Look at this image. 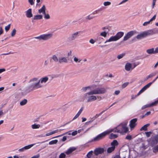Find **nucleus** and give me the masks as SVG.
<instances>
[{"label": "nucleus", "instance_id": "nucleus-1", "mask_svg": "<svg viewBox=\"0 0 158 158\" xmlns=\"http://www.w3.org/2000/svg\"><path fill=\"white\" fill-rule=\"evenodd\" d=\"M41 88L42 86L39 83V78L34 77L29 81L28 85L23 90L24 92L27 94Z\"/></svg>", "mask_w": 158, "mask_h": 158}, {"label": "nucleus", "instance_id": "nucleus-2", "mask_svg": "<svg viewBox=\"0 0 158 158\" xmlns=\"http://www.w3.org/2000/svg\"><path fill=\"white\" fill-rule=\"evenodd\" d=\"M127 121H125L120 123L114 129H109L112 130V132H117L121 135H124L128 132L129 131V129L127 126Z\"/></svg>", "mask_w": 158, "mask_h": 158}, {"label": "nucleus", "instance_id": "nucleus-3", "mask_svg": "<svg viewBox=\"0 0 158 158\" xmlns=\"http://www.w3.org/2000/svg\"><path fill=\"white\" fill-rule=\"evenodd\" d=\"M107 92L106 88L103 87H98L89 92L85 93L83 95H93L104 94Z\"/></svg>", "mask_w": 158, "mask_h": 158}, {"label": "nucleus", "instance_id": "nucleus-4", "mask_svg": "<svg viewBox=\"0 0 158 158\" xmlns=\"http://www.w3.org/2000/svg\"><path fill=\"white\" fill-rule=\"evenodd\" d=\"M112 130L108 129L99 134L94 138L90 141L91 142L99 141L103 139L106 135L109 134L111 132Z\"/></svg>", "mask_w": 158, "mask_h": 158}, {"label": "nucleus", "instance_id": "nucleus-5", "mask_svg": "<svg viewBox=\"0 0 158 158\" xmlns=\"http://www.w3.org/2000/svg\"><path fill=\"white\" fill-rule=\"evenodd\" d=\"M82 99L84 101L86 100L88 102H90L94 101H95L97 99L99 100L102 99V97L100 96H96L93 95H83L82 96Z\"/></svg>", "mask_w": 158, "mask_h": 158}, {"label": "nucleus", "instance_id": "nucleus-6", "mask_svg": "<svg viewBox=\"0 0 158 158\" xmlns=\"http://www.w3.org/2000/svg\"><path fill=\"white\" fill-rule=\"evenodd\" d=\"M52 35V33L44 34L35 37L34 38L39 41H47L51 39Z\"/></svg>", "mask_w": 158, "mask_h": 158}, {"label": "nucleus", "instance_id": "nucleus-7", "mask_svg": "<svg viewBox=\"0 0 158 158\" xmlns=\"http://www.w3.org/2000/svg\"><path fill=\"white\" fill-rule=\"evenodd\" d=\"M124 33L123 32L120 31L118 32L114 36H112L108 40H107L105 42L106 43L107 42H110L112 41H116L120 38H121L123 35Z\"/></svg>", "mask_w": 158, "mask_h": 158}, {"label": "nucleus", "instance_id": "nucleus-8", "mask_svg": "<svg viewBox=\"0 0 158 158\" xmlns=\"http://www.w3.org/2000/svg\"><path fill=\"white\" fill-rule=\"evenodd\" d=\"M153 31L152 30H150L148 31H144L139 34H138L136 36V38L138 39H141L148 35H152L154 34Z\"/></svg>", "mask_w": 158, "mask_h": 158}, {"label": "nucleus", "instance_id": "nucleus-9", "mask_svg": "<svg viewBox=\"0 0 158 158\" xmlns=\"http://www.w3.org/2000/svg\"><path fill=\"white\" fill-rule=\"evenodd\" d=\"M111 147H109L107 149V152L108 153H110L113 151L115 147V146L118 145V143L117 141L116 140H114L111 143Z\"/></svg>", "mask_w": 158, "mask_h": 158}, {"label": "nucleus", "instance_id": "nucleus-10", "mask_svg": "<svg viewBox=\"0 0 158 158\" xmlns=\"http://www.w3.org/2000/svg\"><path fill=\"white\" fill-rule=\"evenodd\" d=\"M158 78V76L152 82L148 84L147 85L144 86L139 92L137 95L139 96L141 93L144 91L146 89L148 88L151 85L152 83L154 82Z\"/></svg>", "mask_w": 158, "mask_h": 158}, {"label": "nucleus", "instance_id": "nucleus-11", "mask_svg": "<svg viewBox=\"0 0 158 158\" xmlns=\"http://www.w3.org/2000/svg\"><path fill=\"white\" fill-rule=\"evenodd\" d=\"M158 142V136L157 135L151 137L149 141V143L152 146L156 144Z\"/></svg>", "mask_w": 158, "mask_h": 158}, {"label": "nucleus", "instance_id": "nucleus-12", "mask_svg": "<svg viewBox=\"0 0 158 158\" xmlns=\"http://www.w3.org/2000/svg\"><path fill=\"white\" fill-rule=\"evenodd\" d=\"M81 33V31H77L71 34V35L69 38V40L70 41H73L77 39L79 36V34Z\"/></svg>", "mask_w": 158, "mask_h": 158}, {"label": "nucleus", "instance_id": "nucleus-13", "mask_svg": "<svg viewBox=\"0 0 158 158\" xmlns=\"http://www.w3.org/2000/svg\"><path fill=\"white\" fill-rule=\"evenodd\" d=\"M135 33V31H131L125 35L124 37L123 40L124 41L127 40L131 36H132Z\"/></svg>", "mask_w": 158, "mask_h": 158}, {"label": "nucleus", "instance_id": "nucleus-14", "mask_svg": "<svg viewBox=\"0 0 158 158\" xmlns=\"http://www.w3.org/2000/svg\"><path fill=\"white\" fill-rule=\"evenodd\" d=\"M137 121V118H134L131 120L130 121L129 126L131 130H132L137 125L136 123Z\"/></svg>", "mask_w": 158, "mask_h": 158}, {"label": "nucleus", "instance_id": "nucleus-15", "mask_svg": "<svg viewBox=\"0 0 158 158\" xmlns=\"http://www.w3.org/2000/svg\"><path fill=\"white\" fill-rule=\"evenodd\" d=\"M48 77H42L39 79L40 84L42 86V87L44 86V85L48 81Z\"/></svg>", "mask_w": 158, "mask_h": 158}, {"label": "nucleus", "instance_id": "nucleus-16", "mask_svg": "<svg viewBox=\"0 0 158 158\" xmlns=\"http://www.w3.org/2000/svg\"><path fill=\"white\" fill-rule=\"evenodd\" d=\"M35 144H32L26 146H25L19 149L18 150V151L19 152H24L25 150L29 149L34 146Z\"/></svg>", "mask_w": 158, "mask_h": 158}, {"label": "nucleus", "instance_id": "nucleus-17", "mask_svg": "<svg viewBox=\"0 0 158 158\" xmlns=\"http://www.w3.org/2000/svg\"><path fill=\"white\" fill-rule=\"evenodd\" d=\"M147 52L150 54H156L158 53V47H156L155 50H154V48H152L148 49L146 50Z\"/></svg>", "mask_w": 158, "mask_h": 158}, {"label": "nucleus", "instance_id": "nucleus-18", "mask_svg": "<svg viewBox=\"0 0 158 158\" xmlns=\"http://www.w3.org/2000/svg\"><path fill=\"white\" fill-rule=\"evenodd\" d=\"M104 152V149L102 148H96L94 151V154L96 155H98V154H101L103 153Z\"/></svg>", "mask_w": 158, "mask_h": 158}, {"label": "nucleus", "instance_id": "nucleus-19", "mask_svg": "<svg viewBox=\"0 0 158 158\" xmlns=\"http://www.w3.org/2000/svg\"><path fill=\"white\" fill-rule=\"evenodd\" d=\"M25 13L26 16L27 18H31L33 17L31 9H28L26 11Z\"/></svg>", "mask_w": 158, "mask_h": 158}, {"label": "nucleus", "instance_id": "nucleus-20", "mask_svg": "<svg viewBox=\"0 0 158 158\" xmlns=\"http://www.w3.org/2000/svg\"><path fill=\"white\" fill-rule=\"evenodd\" d=\"M125 69L127 71H128L131 70L133 69L132 67V64L129 63H127L126 64Z\"/></svg>", "mask_w": 158, "mask_h": 158}, {"label": "nucleus", "instance_id": "nucleus-21", "mask_svg": "<svg viewBox=\"0 0 158 158\" xmlns=\"http://www.w3.org/2000/svg\"><path fill=\"white\" fill-rule=\"evenodd\" d=\"M46 7L45 5H43L42 7L40 9H39L38 10V13L39 14L41 13L43 14H45L46 12Z\"/></svg>", "mask_w": 158, "mask_h": 158}, {"label": "nucleus", "instance_id": "nucleus-22", "mask_svg": "<svg viewBox=\"0 0 158 158\" xmlns=\"http://www.w3.org/2000/svg\"><path fill=\"white\" fill-rule=\"evenodd\" d=\"M156 15H155L149 21L144 22L143 24V26H147L148 24H149L151 22L154 20L156 18Z\"/></svg>", "mask_w": 158, "mask_h": 158}, {"label": "nucleus", "instance_id": "nucleus-23", "mask_svg": "<svg viewBox=\"0 0 158 158\" xmlns=\"http://www.w3.org/2000/svg\"><path fill=\"white\" fill-rule=\"evenodd\" d=\"M68 62V60L66 57H62L59 58V63L61 64L63 63H67Z\"/></svg>", "mask_w": 158, "mask_h": 158}, {"label": "nucleus", "instance_id": "nucleus-24", "mask_svg": "<svg viewBox=\"0 0 158 158\" xmlns=\"http://www.w3.org/2000/svg\"><path fill=\"white\" fill-rule=\"evenodd\" d=\"M84 109L83 107H81V109H80L79 111H78L77 114L75 116L73 117V120H74L77 118L80 115V114L82 113Z\"/></svg>", "mask_w": 158, "mask_h": 158}, {"label": "nucleus", "instance_id": "nucleus-25", "mask_svg": "<svg viewBox=\"0 0 158 158\" xmlns=\"http://www.w3.org/2000/svg\"><path fill=\"white\" fill-rule=\"evenodd\" d=\"M43 18V16L42 15L40 14L35 15L32 19V21L34 20H39L42 19Z\"/></svg>", "mask_w": 158, "mask_h": 158}, {"label": "nucleus", "instance_id": "nucleus-26", "mask_svg": "<svg viewBox=\"0 0 158 158\" xmlns=\"http://www.w3.org/2000/svg\"><path fill=\"white\" fill-rule=\"evenodd\" d=\"M75 150L76 148L74 147L70 148L66 151V153L67 154H69Z\"/></svg>", "mask_w": 158, "mask_h": 158}, {"label": "nucleus", "instance_id": "nucleus-27", "mask_svg": "<svg viewBox=\"0 0 158 158\" xmlns=\"http://www.w3.org/2000/svg\"><path fill=\"white\" fill-rule=\"evenodd\" d=\"M150 125V124H147L143 126L140 129V131H146L147 130L148 127Z\"/></svg>", "mask_w": 158, "mask_h": 158}, {"label": "nucleus", "instance_id": "nucleus-28", "mask_svg": "<svg viewBox=\"0 0 158 158\" xmlns=\"http://www.w3.org/2000/svg\"><path fill=\"white\" fill-rule=\"evenodd\" d=\"M73 61L76 63H80L82 60L81 59L79 58L76 56H73Z\"/></svg>", "mask_w": 158, "mask_h": 158}, {"label": "nucleus", "instance_id": "nucleus-29", "mask_svg": "<svg viewBox=\"0 0 158 158\" xmlns=\"http://www.w3.org/2000/svg\"><path fill=\"white\" fill-rule=\"evenodd\" d=\"M91 86H89L86 87H83L81 89V90L83 92H85L88 90H90L91 89Z\"/></svg>", "mask_w": 158, "mask_h": 158}, {"label": "nucleus", "instance_id": "nucleus-30", "mask_svg": "<svg viewBox=\"0 0 158 158\" xmlns=\"http://www.w3.org/2000/svg\"><path fill=\"white\" fill-rule=\"evenodd\" d=\"M52 59L55 62H58L59 61V58H58L56 55H53L52 57Z\"/></svg>", "mask_w": 158, "mask_h": 158}, {"label": "nucleus", "instance_id": "nucleus-31", "mask_svg": "<svg viewBox=\"0 0 158 158\" xmlns=\"http://www.w3.org/2000/svg\"><path fill=\"white\" fill-rule=\"evenodd\" d=\"M40 124H37L35 123L32 124L31 126V128L33 129H38L40 127Z\"/></svg>", "mask_w": 158, "mask_h": 158}, {"label": "nucleus", "instance_id": "nucleus-32", "mask_svg": "<svg viewBox=\"0 0 158 158\" xmlns=\"http://www.w3.org/2000/svg\"><path fill=\"white\" fill-rule=\"evenodd\" d=\"M103 39L99 36L98 37L96 40L98 43V44H100L103 41Z\"/></svg>", "mask_w": 158, "mask_h": 158}, {"label": "nucleus", "instance_id": "nucleus-33", "mask_svg": "<svg viewBox=\"0 0 158 158\" xmlns=\"http://www.w3.org/2000/svg\"><path fill=\"white\" fill-rule=\"evenodd\" d=\"M152 107L151 103L148 104L143 106L141 108L142 110H143L148 107Z\"/></svg>", "mask_w": 158, "mask_h": 158}, {"label": "nucleus", "instance_id": "nucleus-34", "mask_svg": "<svg viewBox=\"0 0 158 158\" xmlns=\"http://www.w3.org/2000/svg\"><path fill=\"white\" fill-rule=\"evenodd\" d=\"M27 102V100L26 99H24L20 102V105L21 106L24 105L26 104Z\"/></svg>", "mask_w": 158, "mask_h": 158}, {"label": "nucleus", "instance_id": "nucleus-35", "mask_svg": "<svg viewBox=\"0 0 158 158\" xmlns=\"http://www.w3.org/2000/svg\"><path fill=\"white\" fill-rule=\"evenodd\" d=\"M118 137V135H117L111 133L109 136V138L110 139H114L117 138Z\"/></svg>", "mask_w": 158, "mask_h": 158}, {"label": "nucleus", "instance_id": "nucleus-36", "mask_svg": "<svg viewBox=\"0 0 158 158\" xmlns=\"http://www.w3.org/2000/svg\"><path fill=\"white\" fill-rule=\"evenodd\" d=\"M58 140L57 139H55L52 140L49 142V144L52 145L54 144H56L58 142Z\"/></svg>", "mask_w": 158, "mask_h": 158}, {"label": "nucleus", "instance_id": "nucleus-37", "mask_svg": "<svg viewBox=\"0 0 158 158\" xmlns=\"http://www.w3.org/2000/svg\"><path fill=\"white\" fill-rule=\"evenodd\" d=\"M43 15H44V18L45 19H50V17L49 14H46L45 12V14H43Z\"/></svg>", "mask_w": 158, "mask_h": 158}, {"label": "nucleus", "instance_id": "nucleus-38", "mask_svg": "<svg viewBox=\"0 0 158 158\" xmlns=\"http://www.w3.org/2000/svg\"><path fill=\"white\" fill-rule=\"evenodd\" d=\"M156 75V73H152L150 74L149 75H148L147 77V79H149V78H151L155 76Z\"/></svg>", "mask_w": 158, "mask_h": 158}, {"label": "nucleus", "instance_id": "nucleus-39", "mask_svg": "<svg viewBox=\"0 0 158 158\" xmlns=\"http://www.w3.org/2000/svg\"><path fill=\"white\" fill-rule=\"evenodd\" d=\"M93 151H91L89 152L87 154V157L88 158H90L93 154Z\"/></svg>", "mask_w": 158, "mask_h": 158}, {"label": "nucleus", "instance_id": "nucleus-40", "mask_svg": "<svg viewBox=\"0 0 158 158\" xmlns=\"http://www.w3.org/2000/svg\"><path fill=\"white\" fill-rule=\"evenodd\" d=\"M153 151L154 152H158V145L154 147Z\"/></svg>", "mask_w": 158, "mask_h": 158}, {"label": "nucleus", "instance_id": "nucleus-41", "mask_svg": "<svg viewBox=\"0 0 158 158\" xmlns=\"http://www.w3.org/2000/svg\"><path fill=\"white\" fill-rule=\"evenodd\" d=\"M16 30L15 29H14L11 34V35L12 37H14L16 34Z\"/></svg>", "mask_w": 158, "mask_h": 158}, {"label": "nucleus", "instance_id": "nucleus-42", "mask_svg": "<svg viewBox=\"0 0 158 158\" xmlns=\"http://www.w3.org/2000/svg\"><path fill=\"white\" fill-rule=\"evenodd\" d=\"M111 4L110 2L109 1L105 2H103V5L105 6H107L110 5Z\"/></svg>", "mask_w": 158, "mask_h": 158}, {"label": "nucleus", "instance_id": "nucleus-43", "mask_svg": "<svg viewBox=\"0 0 158 158\" xmlns=\"http://www.w3.org/2000/svg\"><path fill=\"white\" fill-rule=\"evenodd\" d=\"M151 103V104L152 106H156L157 105H158V99Z\"/></svg>", "mask_w": 158, "mask_h": 158}, {"label": "nucleus", "instance_id": "nucleus-44", "mask_svg": "<svg viewBox=\"0 0 158 158\" xmlns=\"http://www.w3.org/2000/svg\"><path fill=\"white\" fill-rule=\"evenodd\" d=\"M125 55V54L123 53L121 54L118 55L117 56V58L118 59H120L122 58Z\"/></svg>", "mask_w": 158, "mask_h": 158}, {"label": "nucleus", "instance_id": "nucleus-45", "mask_svg": "<svg viewBox=\"0 0 158 158\" xmlns=\"http://www.w3.org/2000/svg\"><path fill=\"white\" fill-rule=\"evenodd\" d=\"M107 33L106 31H103L100 33V35L101 36H103L104 37H106Z\"/></svg>", "mask_w": 158, "mask_h": 158}, {"label": "nucleus", "instance_id": "nucleus-46", "mask_svg": "<svg viewBox=\"0 0 158 158\" xmlns=\"http://www.w3.org/2000/svg\"><path fill=\"white\" fill-rule=\"evenodd\" d=\"M66 156L65 154L64 153H61L59 156V158H65Z\"/></svg>", "mask_w": 158, "mask_h": 158}, {"label": "nucleus", "instance_id": "nucleus-47", "mask_svg": "<svg viewBox=\"0 0 158 158\" xmlns=\"http://www.w3.org/2000/svg\"><path fill=\"white\" fill-rule=\"evenodd\" d=\"M10 24H9L5 27V29L6 32L8 31L9 30L10 27Z\"/></svg>", "mask_w": 158, "mask_h": 158}, {"label": "nucleus", "instance_id": "nucleus-48", "mask_svg": "<svg viewBox=\"0 0 158 158\" xmlns=\"http://www.w3.org/2000/svg\"><path fill=\"white\" fill-rule=\"evenodd\" d=\"M152 133L151 131H149L145 132V134L146 136L148 137H150Z\"/></svg>", "mask_w": 158, "mask_h": 158}, {"label": "nucleus", "instance_id": "nucleus-49", "mask_svg": "<svg viewBox=\"0 0 158 158\" xmlns=\"http://www.w3.org/2000/svg\"><path fill=\"white\" fill-rule=\"evenodd\" d=\"M28 2L31 5L34 4L35 0H28Z\"/></svg>", "mask_w": 158, "mask_h": 158}, {"label": "nucleus", "instance_id": "nucleus-50", "mask_svg": "<svg viewBox=\"0 0 158 158\" xmlns=\"http://www.w3.org/2000/svg\"><path fill=\"white\" fill-rule=\"evenodd\" d=\"M52 131L51 132H50L49 133H47V134H46L45 135H44V136H41V137H45V136H50L51 135H52Z\"/></svg>", "mask_w": 158, "mask_h": 158}, {"label": "nucleus", "instance_id": "nucleus-51", "mask_svg": "<svg viewBox=\"0 0 158 158\" xmlns=\"http://www.w3.org/2000/svg\"><path fill=\"white\" fill-rule=\"evenodd\" d=\"M128 85V82H126L123 84L122 85V87L123 88L126 87Z\"/></svg>", "mask_w": 158, "mask_h": 158}, {"label": "nucleus", "instance_id": "nucleus-52", "mask_svg": "<svg viewBox=\"0 0 158 158\" xmlns=\"http://www.w3.org/2000/svg\"><path fill=\"white\" fill-rule=\"evenodd\" d=\"M126 139H127L130 140L132 139L131 136L130 135H128L126 137Z\"/></svg>", "mask_w": 158, "mask_h": 158}, {"label": "nucleus", "instance_id": "nucleus-53", "mask_svg": "<svg viewBox=\"0 0 158 158\" xmlns=\"http://www.w3.org/2000/svg\"><path fill=\"white\" fill-rule=\"evenodd\" d=\"M95 41L93 39H90L89 40V42L92 44H94L95 43Z\"/></svg>", "mask_w": 158, "mask_h": 158}, {"label": "nucleus", "instance_id": "nucleus-54", "mask_svg": "<svg viewBox=\"0 0 158 158\" xmlns=\"http://www.w3.org/2000/svg\"><path fill=\"white\" fill-rule=\"evenodd\" d=\"M40 157V154H38L36 155L33 156L31 158H39Z\"/></svg>", "mask_w": 158, "mask_h": 158}, {"label": "nucleus", "instance_id": "nucleus-55", "mask_svg": "<svg viewBox=\"0 0 158 158\" xmlns=\"http://www.w3.org/2000/svg\"><path fill=\"white\" fill-rule=\"evenodd\" d=\"M77 134V131H75L71 133V135L73 136H75Z\"/></svg>", "mask_w": 158, "mask_h": 158}, {"label": "nucleus", "instance_id": "nucleus-56", "mask_svg": "<svg viewBox=\"0 0 158 158\" xmlns=\"http://www.w3.org/2000/svg\"><path fill=\"white\" fill-rule=\"evenodd\" d=\"M120 91L119 90H116L114 92V94L115 95H118L120 93Z\"/></svg>", "mask_w": 158, "mask_h": 158}, {"label": "nucleus", "instance_id": "nucleus-57", "mask_svg": "<svg viewBox=\"0 0 158 158\" xmlns=\"http://www.w3.org/2000/svg\"><path fill=\"white\" fill-rule=\"evenodd\" d=\"M156 0H152V8H153L154 7Z\"/></svg>", "mask_w": 158, "mask_h": 158}, {"label": "nucleus", "instance_id": "nucleus-58", "mask_svg": "<svg viewBox=\"0 0 158 158\" xmlns=\"http://www.w3.org/2000/svg\"><path fill=\"white\" fill-rule=\"evenodd\" d=\"M13 53L12 52H9L7 53H3V54H2L1 55H9L10 54H12Z\"/></svg>", "mask_w": 158, "mask_h": 158}, {"label": "nucleus", "instance_id": "nucleus-59", "mask_svg": "<svg viewBox=\"0 0 158 158\" xmlns=\"http://www.w3.org/2000/svg\"><path fill=\"white\" fill-rule=\"evenodd\" d=\"M128 1V0H123L122 1H121L119 3V5H121L123 3H124L126 2H127Z\"/></svg>", "mask_w": 158, "mask_h": 158}, {"label": "nucleus", "instance_id": "nucleus-60", "mask_svg": "<svg viewBox=\"0 0 158 158\" xmlns=\"http://www.w3.org/2000/svg\"><path fill=\"white\" fill-rule=\"evenodd\" d=\"M3 33V31L2 27L1 26H0V35L2 34Z\"/></svg>", "mask_w": 158, "mask_h": 158}, {"label": "nucleus", "instance_id": "nucleus-61", "mask_svg": "<svg viewBox=\"0 0 158 158\" xmlns=\"http://www.w3.org/2000/svg\"><path fill=\"white\" fill-rule=\"evenodd\" d=\"M48 63H49V61H48V60H45L44 62V65L45 66H47L48 64Z\"/></svg>", "mask_w": 158, "mask_h": 158}, {"label": "nucleus", "instance_id": "nucleus-62", "mask_svg": "<svg viewBox=\"0 0 158 158\" xmlns=\"http://www.w3.org/2000/svg\"><path fill=\"white\" fill-rule=\"evenodd\" d=\"M94 17H93V16H91L89 15V16H87L86 17V19H93Z\"/></svg>", "mask_w": 158, "mask_h": 158}, {"label": "nucleus", "instance_id": "nucleus-63", "mask_svg": "<svg viewBox=\"0 0 158 158\" xmlns=\"http://www.w3.org/2000/svg\"><path fill=\"white\" fill-rule=\"evenodd\" d=\"M52 134H54L55 133H57V132H59V130H58V129H57V130H54V131H52Z\"/></svg>", "mask_w": 158, "mask_h": 158}, {"label": "nucleus", "instance_id": "nucleus-64", "mask_svg": "<svg viewBox=\"0 0 158 158\" xmlns=\"http://www.w3.org/2000/svg\"><path fill=\"white\" fill-rule=\"evenodd\" d=\"M102 113H103V112H101L100 113H99V114H96L95 116V118H97V117H98L99 116L101 115L102 114Z\"/></svg>", "mask_w": 158, "mask_h": 158}]
</instances>
